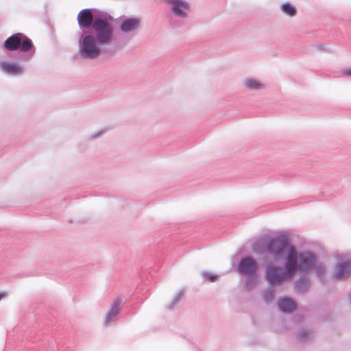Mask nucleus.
<instances>
[{"label": "nucleus", "instance_id": "1", "mask_svg": "<svg viewBox=\"0 0 351 351\" xmlns=\"http://www.w3.org/2000/svg\"><path fill=\"white\" fill-rule=\"evenodd\" d=\"M289 237L284 230L274 237H259L252 243V250L258 254L271 255L275 261L283 260L282 267L291 278L298 271L299 252L290 242Z\"/></svg>", "mask_w": 351, "mask_h": 351}, {"label": "nucleus", "instance_id": "2", "mask_svg": "<svg viewBox=\"0 0 351 351\" xmlns=\"http://www.w3.org/2000/svg\"><path fill=\"white\" fill-rule=\"evenodd\" d=\"M77 22L81 28H88L93 23V28L97 34V42L106 43L110 39V26L106 20L96 19L93 21V16L88 9L81 10L77 15Z\"/></svg>", "mask_w": 351, "mask_h": 351}, {"label": "nucleus", "instance_id": "3", "mask_svg": "<svg viewBox=\"0 0 351 351\" xmlns=\"http://www.w3.org/2000/svg\"><path fill=\"white\" fill-rule=\"evenodd\" d=\"M258 269L256 261L250 256H243L239 261L237 271L245 277L244 287L248 291L252 290L256 285Z\"/></svg>", "mask_w": 351, "mask_h": 351}, {"label": "nucleus", "instance_id": "4", "mask_svg": "<svg viewBox=\"0 0 351 351\" xmlns=\"http://www.w3.org/2000/svg\"><path fill=\"white\" fill-rule=\"evenodd\" d=\"M262 263L265 266V278L273 287L280 285L291 279L282 266L276 265L268 257H263Z\"/></svg>", "mask_w": 351, "mask_h": 351}, {"label": "nucleus", "instance_id": "5", "mask_svg": "<svg viewBox=\"0 0 351 351\" xmlns=\"http://www.w3.org/2000/svg\"><path fill=\"white\" fill-rule=\"evenodd\" d=\"M3 47L11 51L20 50L23 52H27L33 47V43L30 38L23 33H16L5 40Z\"/></svg>", "mask_w": 351, "mask_h": 351}, {"label": "nucleus", "instance_id": "6", "mask_svg": "<svg viewBox=\"0 0 351 351\" xmlns=\"http://www.w3.org/2000/svg\"><path fill=\"white\" fill-rule=\"evenodd\" d=\"M317 261V255L312 251L299 252L298 271L306 274L315 267Z\"/></svg>", "mask_w": 351, "mask_h": 351}, {"label": "nucleus", "instance_id": "7", "mask_svg": "<svg viewBox=\"0 0 351 351\" xmlns=\"http://www.w3.org/2000/svg\"><path fill=\"white\" fill-rule=\"evenodd\" d=\"M101 50L96 45V40L95 38L90 35H86L84 37L82 46L81 54L88 58H95L99 53Z\"/></svg>", "mask_w": 351, "mask_h": 351}, {"label": "nucleus", "instance_id": "8", "mask_svg": "<svg viewBox=\"0 0 351 351\" xmlns=\"http://www.w3.org/2000/svg\"><path fill=\"white\" fill-rule=\"evenodd\" d=\"M127 300L126 296L121 294L115 296L112 300L111 302V324L113 319H121L128 314V312L124 313Z\"/></svg>", "mask_w": 351, "mask_h": 351}, {"label": "nucleus", "instance_id": "9", "mask_svg": "<svg viewBox=\"0 0 351 351\" xmlns=\"http://www.w3.org/2000/svg\"><path fill=\"white\" fill-rule=\"evenodd\" d=\"M171 4L173 14L180 19H185L188 16V12L191 10L189 3L184 0H167Z\"/></svg>", "mask_w": 351, "mask_h": 351}, {"label": "nucleus", "instance_id": "10", "mask_svg": "<svg viewBox=\"0 0 351 351\" xmlns=\"http://www.w3.org/2000/svg\"><path fill=\"white\" fill-rule=\"evenodd\" d=\"M140 25V18L129 17L122 20L119 24V29L123 33H130L137 29Z\"/></svg>", "mask_w": 351, "mask_h": 351}, {"label": "nucleus", "instance_id": "11", "mask_svg": "<svg viewBox=\"0 0 351 351\" xmlns=\"http://www.w3.org/2000/svg\"><path fill=\"white\" fill-rule=\"evenodd\" d=\"M351 273V261L340 259L335 269V277L337 278H346L349 276Z\"/></svg>", "mask_w": 351, "mask_h": 351}, {"label": "nucleus", "instance_id": "12", "mask_svg": "<svg viewBox=\"0 0 351 351\" xmlns=\"http://www.w3.org/2000/svg\"><path fill=\"white\" fill-rule=\"evenodd\" d=\"M278 309L285 314H291L297 308L295 300L289 297H283L278 302Z\"/></svg>", "mask_w": 351, "mask_h": 351}, {"label": "nucleus", "instance_id": "13", "mask_svg": "<svg viewBox=\"0 0 351 351\" xmlns=\"http://www.w3.org/2000/svg\"><path fill=\"white\" fill-rule=\"evenodd\" d=\"M311 287V280L305 274L302 275L295 281V289L297 292L305 293L308 292Z\"/></svg>", "mask_w": 351, "mask_h": 351}, {"label": "nucleus", "instance_id": "14", "mask_svg": "<svg viewBox=\"0 0 351 351\" xmlns=\"http://www.w3.org/2000/svg\"><path fill=\"white\" fill-rule=\"evenodd\" d=\"M1 69L6 73L17 75L23 72V69L19 65L8 62H3L0 64Z\"/></svg>", "mask_w": 351, "mask_h": 351}, {"label": "nucleus", "instance_id": "15", "mask_svg": "<svg viewBox=\"0 0 351 351\" xmlns=\"http://www.w3.org/2000/svg\"><path fill=\"white\" fill-rule=\"evenodd\" d=\"M280 9L283 13L289 16H293L297 13L296 8L292 5L289 1L283 3L280 6Z\"/></svg>", "mask_w": 351, "mask_h": 351}, {"label": "nucleus", "instance_id": "16", "mask_svg": "<svg viewBox=\"0 0 351 351\" xmlns=\"http://www.w3.org/2000/svg\"><path fill=\"white\" fill-rule=\"evenodd\" d=\"M245 85L250 90H261L265 88V85L263 84L252 78L246 80Z\"/></svg>", "mask_w": 351, "mask_h": 351}, {"label": "nucleus", "instance_id": "17", "mask_svg": "<svg viewBox=\"0 0 351 351\" xmlns=\"http://www.w3.org/2000/svg\"><path fill=\"white\" fill-rule=\"evenodd\" d=\"M312 270H314L317 276L321 280H324V276H325V273H326V269L323 264L318 263L317 261L316 263L315 264V267L313 268Z\"/></svg>", "mask_w": 351, "mask_h": 351}, {"label": "nucleus", "instance_id": "18", "mask_svg": "<svg viewBox=\"0 0 351 351\" xmlns=\"http://www.w3.org/2000/svg\"><path fill=\"white\" fill-rule=\"evenodd\" d=\"M184 289H181L178 291V292L176 293V295L174 296L171 302L168 304L167 306V308L172 311L173 310L175 306L180 302L182 296L184 295Z\"/></svg>", "mask_w": 351, "mask_h": 351}, {"label": "nucleus", "instance_id": "19", "mask_svg": "<svg viewBox=\"0 0 351 351\" xmlns=\"http://www.w3.org/2000/svg\"><path fill=\"white\" fill-rule=\"evenodd\" d=\"M202 277L204 282H214L218 280V275L213 273H210L206 271L202 272Z\"/></svg>", "mask_w": 351, "mask_h": 351}, {"label": "nucleus", "instance_id": "20", "mask_svg": "<svg viewBox=\"0 0 351 351\" xmlns=\"http://www.w3.org/2000/svg\"><path fill=\"white\" fill-rule=\"evenodd\" d=\"M299 337L302 341H307L312 339L313 332L310 329H302L299 333Z\"/></svg>", "mask_w": 351, "mask_h": 351}, {"label": "nucleus", "instance_id": "21", "mask_svg": "<svg viewBox=\"0 0 351 351\" xmlns=\"http://www.w3.org/2000/svg\"><path fill=\"white\" fill-rule=\"evenodd\" d=\"M274 290L271 288H269L268 289L265 290L263 293V298L266 302H269L272 300L274 298Z\"/></svg>", "mask_w": 351, "mask_h": 351}, {"label": "nucleus", "instance_id": "22", "mask_svg": "<svg viewBox=\"0 0 351 351\" xmlns=\"http://www.w3.org/2000/svg\"><path fill=\"white\" fill-rule=\"evenodd\" d=\"M114 21V19L111 16V22ZM111 47L112 45L117 44L118 37L116 36L114 28L112 27V23H111ZM112 55V51H111V56Z\"/></svg>", "mask_w": 351, "mask_h": 351}, {"label": "nucleus", "instance_id": "23", "mask_svg": "<svg viewBox=\"0 0 351 351\" xmlns=\"http://www.w3.org/2000/svg\"><path fill=\"white\" fill-rule=\"evenodd\" d=\"M325 47H326L325 45H315V47H316V49L317 50L322 51H326Z\"/></svg>", "mask_w": 351, "mask_h": 351}, {"label": "nucleus", "instance_id": "24", "mask_svg": "<svg viewBox=\"0 0 351 351\" xmlns=\"http://www.w3.org/2000/svg\"><path fill=\"white\" fill-rule=\"evenodd\" d=\"M343 73L347 76H351V68L346 69L343 71Z\"/></svg>", "mask_w": 351, "mask_h": 351}, {"label": "nucleus", "instance_id": "25", "mask_svg": "<svg viewBox=\"0 0 351 351\" xmlns=\"http://www.w3.org/2000/svg\"><path fill=\"white\" fill-rule=\"evenodd\" d=\"M5 296V293H0V300H1L3 298H4Z\"/></svg>", "mask_w": 351, "mask_h": 351}, {"label": "nucleus", "instance_id": "26", "mask_svg": "<svg viewBox=\"0 0 351 351\" xmlns=\"http://www.w3.org/2000/svg\"><path fill=\"white\" fill-rule=\"evenodd\" d=\"M171 26H172L173 28L177 27V26H174V25H173L172 24H171Z\"/></svg>", "mask_w": 351, "mask_h": 351}]
</instances>
